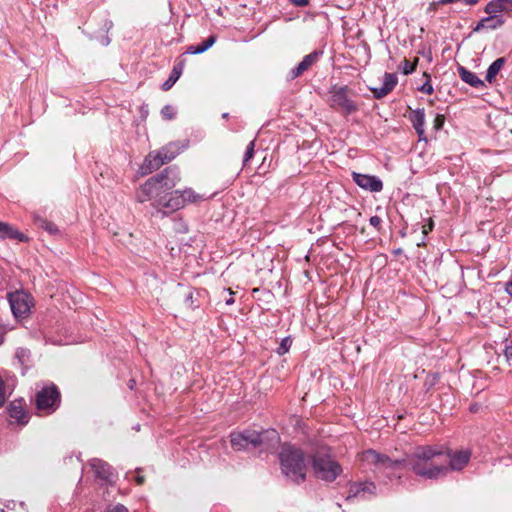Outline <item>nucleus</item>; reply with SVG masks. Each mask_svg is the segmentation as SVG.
<instances>
[{"label": "nucleus", "mask_w": 512, "mask_h": 512, "mask_svg": "<svg viewBox=\"0 0 512 512\" xmlns=\"http://www.w3.org/2000/svg\"><path fill=\"white\" fill-rule=\"evenodd\" d=\"M352 178L362 189L371 192H380L383 189L382 181L376 176L352 172Z\"/></svg>", "instance_id": "obj_13"}, {"label": "nucleus", "mask_w": 512, "mask_h": 512, "mask_svg": "<svg viewBox=\"0 0 512 512\" xmlns=\"http://www.w3.org/2000/svg\"><path fill=\"white\" fill-rule=\"evenodd\" d=\"M410 120L418 135L424 134L425 111L424 109H416L411 113Z\"/></svg>", "instance_id": "obj_22"}, {"label": "nucleus", "mask_w": 512, "mask_h": 512, "mask_svg": "<svg viewBox=\"0 0 512 512\" xmlns=\"http://www.w3.org/2000/svg\"><path fill=\"white\" fill-rule=\"evenodd\" d=\"M0 235L3 238L17 239L19 241H27L28 240V238L24 234L19 232L13 226L9 225L8 223L1 222V221H0Z\"/></svg>", "instance_id": "obj_21"}, {"label": "nucleus", "mask_w": 512, "mask_h": 512, "mask_svg": "<svg viewBox=\"0 0 512 512\" xmlns=\"http://www.w3.org/2000/svg\"><path fill=\"white\" fill-rule=\"evenodd\" d=\"M433 228H434V222H433V220L430 218V219H429V221H428V223H427V224H424V225L422 226V233H423L424 235H427L428 233H430V232L433 230Z\"/></svg>", "instance_id": "obj_39"}, {"label": "nucleus", "mask_w": 512, "mask_h": 512, "mask_svg": "<svg viewBox=\"0 0 512 512\" xmlns=\"http://www.w3.org/2000/svg\"><path fill=\"white\" fill-rule=\"evenodd\" d=\"M228 292L230 294V297L228 299H226L225 301H226L227 305H231L234 303V298L232 297L233 292L231 291V289H228Z\"/></svg>", "instance_id": "obj_44"}, {"label": "nucleus", "mask_w": 512, "mask_h": 512, "mask_svg": "<svg viewBox=\"0 0 512 512\" xmlns=\"http://www.w3.org/2000/svg\"><path fill=\"white\" fill-rule=\"evenodd\" d=\"M255 140L249 142L243 157V165H246L249 160L254 156Z\"/></svg>", "instance_id": "obj_29"}, {"label": "nucleus", "mask_w": 512, "mask_h": 512, "mask_svg": "<svg viewBox=\"0 0 512 512\" xmlns=\"http://www.w3.org/2000/svg\"><path fill=\"white\" fill-rule=\"evenodd\" d=\"M42 227L45 228L48 232L50 233H56L58 231L57 227L55 224L51 223V222H48L46 220H43L42 221Z\"/></svg>", "instance_id": "obj_37"}, {"label": "nucleus", "mask_w": 512, "mask_h": 512, "mask_svg": "<svg viewBox=\"0 0 512 512\" xmlns=\"http://www.w3.org/2000/svg\"><path fill=\"white\" fill-rule=\"evenodd\" d=\"M438 381V375L437 374H431L428 375L425 380V386H427V391L435 385V383Z\"/></svg>", "instance_id": "obj_34"}, {"label": "nucleus", "mask_w": 512, "mask_h": 512, "mask_svg": "<svg viewBox=\"0 0 512 512\" xmlns=\"http://www.w3.org/2000/svg\"><path fill=\"white\" fill-rule=\"evenodd\" d=\"M445 123V116L443 114H437L435 116L433 127L435 130H440L443 128Z\"/></svg>", "instance_id": "obj_32"}, {"label": "nucleus", "mask_w": 512, "mask_h": 512, "mask_svg": "<svg viewBox=\"0 0 512 512\" xmlns=\"http://www.w3.org/2000/svg\"><path fill=\"white\" fill-rule=\"evenodd\" d=\"M465 4L469 6H474L478 3L479 0H463Z\"/></svg>", "instance_id": "obj_45"}, {"label": "nucleus", "mask_w": 512, "mask_h": 512, "mask_svg": "<svg viewBox=\"0 0 512 512\" xmlns=\"http://www.w3.org/2000/svg\"><path fill=\"white\" fill-rule=\"evenodd\" d=\"M11 310L15 317H23L30 312L32 298L23 291H17L9 295Z\"/></svg>", "instance_id": "obj_12"}, {"label": "nucleus", "mask_w": 512, "mask_h": 512, "mask_svg": "<svg viewBox=\"0 0 512 512\" xmlns=\"http://www.w3.org/2000/svg\"><path fill=\"white\" fill-rule=\"evenodd\" d=\"M423 76H424V78H426V80H428V76H430V74H428L427 72H424Z\"/></svg>", "instance_id": "obj_47"}, {"label": "nucleus", "mask_w": 512, "mask_h": 512, "mask_svg": "<svg viewBox=\"0 0 512 512\" xmlns=\"http://www.w3.org/2000/svg\"><path fill=\"white\" fill-rule=\"evenodd\" d=\"M471 453L468 450L452 451L444 448V455L442 461L448 466V471H460L470 461Z\"/></svg>", "instance_id": "obj_11"}, {"label": "nucleus", "mask_w": 512, "mask_h": 512, "mask_svg": "<svg viewBox=\"0 0 512 512\" xmlns=\"http://www.w3.org/2000/svg\"><path fill=\"white\" fill-rule=\"evenodd\" d=\"M89 466L93 471L96 478L103 480L107 483H112L114 480V473L112 467L101 459L94 458L90 460Z\"/></svg>", "instance_id": "obj_14"}, {"label": "nucleus", "mask_w": 512, "mask_h": 512, "mask_svg": "<svg viewBox=\"0 0 512 512\" xmlns=\"http://www.w3.org/2000/svg\"><path fill=\"white\" fill-rule=\"evenodd\" d=\"M506 60L504 57L497 58L489 67L486 74V81L493 83L497 74L503 68Z\"/></svg>", "instance_id": "obj_25"}, {"label": "nucleus", "mask_w": 512, "mask_h": 512, "mask_svg": "<svg viewBox=\"0 0 512 512\" xmlns=\"http://www.w3.org/2000/svg\"><path fill=\"white\" fill-rule=\"evenodd\" d=\"M161 116L166 120H171L175 116V112L172 106L166 105L161 109Z\"/></svg>", "instance_id": "obj_30"}, {"label": "nucleus", "mask_w": 512, "mask_h": 512, "mask_svg": "<svg viewBox=\"0 0 512 512\" xmlns=\"http://www.w3.org/2000/svg\"><path fill=\"white\" fill-rule=\"evenodd\" d=\"M505 9L504 0H491L486 4L484 11L489 16H495L496 13L505 12Z\"/></svg>", "instance_id": "obj_26"}, {"label": "nucleus", "mask_w": 512, "mask_h": 512, "mask_svg": "<svg viewBox=\"0 0 512 512\" xmlns=\"http://www.w3.org/2000/svg\"><path fill=\"white\" fill-rule=\"evenodd\" d=\"M419 62V58L418 57H415L413 62H410L409 60L407 59H404L403 62H402V72L404 75H409L411 73H413L415 70H416V67H417V64Z\"/></svg>", "instance_id": "obj_27"}, {"label": "nucleus", "mask_w": 512, "mask_h": 512, "mask_svg": "<svg viewBox=\"0 0 512 512\" xmlns=\"http://www.w3.org/2000/svg\"><path fill=\"white\" fill-rule=\"evenodd\" d=\"M216 42V36L211 35L206 40H204L201 44L191 45L187 48L186 53L188 54H200L208 50L210 47L214 45Z\"/></svg>", "instance_id": "obj_24"}, {"label": "nucleus", "mask_w": 512, "mask_h": 512, "mask_svg": "<svg viewBox=\"0 0 512 512\" xmlns=\"http://www.w3.org/2000/svg\"><path fill=\"white\" fill-rule=\"evenodd\" d=\"M363 459L376 466L380 470H397L401 467H407L406 460H392L385 454L369 449L363 452Z\"/></svg>", "instance_id": "obj_10"}, {"label": "nucleus", "mask_w": 512, "mask_h": 512, "mask_svg": "<svg viewBox=\"0 0 512 512\" xmlns=\"http://www.w3.org/2000/svg\"><path fill=\"white\" fill-rule=\"evenodd\" d=\"M342 471L341 465L331 455L317 452L312 456V472L317 479L333 482Z\"/></svg>", "instance_id": "obj_6"}, {"label": "nucleus", "mask_w": 512, "mask_h": 512, "mask_svg": "<svg viewBox=\"0 0 512 512\" xmlns=\"http://www.w3.org/2000/svg\"><path fill=\"white\" fill-rule=\"evenodd\" d=\"M3 279V274H2V268L0 267V282L2 281Z\"/></svg>", "instance_id": "obj_48"}, {"label": "nucleus", "mask_w": 512, "mask_h": 512, "mask_svg": "<svg viewBox=\"0 0 512 512\" xmlns=\"http://www.w3.org/2000/svg\"><path fill=\"white\" fill-rule=\"evenodd\" d=\"M140 469H137L136 473V477H135V481L137 483V485H143L145 483V478L144 476L140 475Z\"/></svg>", "instance_id": "obj_42"}, {"label": "nucleus", "mask_w": 512, "mask_h": 512, "mask_svg": "<svg viewBox=\"0 0 512 512\" xmlns=\"http://www.w3.org/2000/svg\"><path fill=\"white\" fill-rule=\"evenodd\" d=\"M104 512H129V511L124 505L117 504L114 506H108Z\"/></svg>", "instance_id": "obj_36"}, {"label": "nucleus", "mask_w": 512, "mask_h": 512, "mask_svg": "<svg viewBox=\"0 0 512 512\" xmlns=\"http://www.w3.org/2000/svg\"><path fill=\"white\" fill-rule=\"evenodd\" d=\"M183 67H184V63L182 61L177 63L173 67L168 79L162 84V90L168 91L169 89L172 88V86L176 83V81L181 76Z\"/></svg>", "instance_id": "obj_23"}, {"label": "nucleus", "mask_w": 512, "mask_h": 512, "mask_svg": "<svg viewBox=\"0 0 512 512\" xmlns=\"http://www.w3.org/2000/svg\"><path fill=\"white\" fill-rule=\"evenodd\" d=\"M375 485L372 482H353L349 485L347 499L364 496L366 493H373Z\"/></svg>", "instance_id": "obj_18"}, {"label": "nucleus", "mask_w": 512, "mask_h": 512, "mask_svg": "<svg viewBox=\"0 0 512 512\" xmlns=\"http://www.w3.org/2000/svg\"><path fill=\"white\" fill-rule=\"evenodd\" d=\"M6 402V391H5V383L3 379L0 377V408Z\"/></svg>", "instance_id": "obj_35"}, {"label": "nucleus", "mask_w": 512, "mask_h": 512, "mask_svg": "<svg viewBox=\"0 0 512 512\" xmlns=\"http://www.w3.org/2000/svg\"><path fill=\"white\" fill-rule=\"evenodd\" d=\"M329 106L344 116L356 113L359 110L358 103L352 98L354 92L347 85L331 87Z\"/></svg>", "instance_id": "obj_5"}, {"label": "nucleus", "mask_w": 512, "mask_h": 512, "mask_svg": "<svg viewBox=\"0 0 512 512\" xmlns=\"http://www.w3.org/2000/svg\"><path fill=\"white\" fill-rule=\"evenodd\" d=\"M282 472L296 483L306 478L307 466L305 456L301 449L293 446H284L279 455Z\"/></svg>", "instance_id": "obj_3"}, {"label": "nucleus", "mask_w": 512, "mask_h": 512, "mask_svg": "<svg viewBox=\"0 0 512 512\" xmlns=\"http://www.w3.org/2000/svg\"><path fill=\"white\" fill-rule=\"evenodd\" d=\"M393 253H394L395 255H400V254H402V253H403V249H402V248H398V249L394 250V251H393Z\"/></svg>", "instance_id": "obj_46"}, {"label": "nucleus", "mask_w": 512, "mask_h": 512, "mask_svg": "<svg viewBox=\"0 0 512 512\" xmlns=\"http://www.w3.org/2000/svg\"><path fill=\"white\" fill-rule=\"evenodd\" d=\"M505 12L512 11V0H504Z\"/></svg>", "instance_id": "obj_43"}, {"label": "nucleus", "mask_w": 512, "mask_h": 512, "mask_svg": "<svg viewBox=\"0 0 512 512\" xmlns=\"http://www.w3.org/2000/svg\"><path fill=\"white\" fill-rule=\"evenodd\" d=\"M322 55L321 51H313L312 53L304 56L303 60L289 72V78L294 80L308 71L314 64H316Z\"/></svg>", "instance_id": "obj_15"}, {"label": "nucleus", "mask_w": 512, "mask_h": 512, "mask_svg": "<svg viewBox=\"0 0 512 512\" xmlns=\"http://www.w3.org/2000/svg\"><path fill=\"white\" fill-rule=\"evenodd\" d=\"M504 355L507 363L512 367V343H507L504 349Z\"/></svg>", "instance_id": "obj_33"}, {"label": "nucleus", "mask_w": 512, "mask_h": 512, "mask_svg": "<svg viewBox=\"0 0 512 512\" xmlns=\"http://www.w3.org/2000/svg\"><path fill=\"white\" fill-rule=\"evenodd\" d=\"M278 433L275 430H266L257 432L253 430H244L243 432H234L230 435L231 447L235 451H242L252 448L261 447L266 440L277 441Z\"/></svg>", "instance_id": "obj_4"}, {"label": "nucleus", "mask_w": 512, "mask_h": 512, "mask_svg": "<svg viewBox=\"0 0 512 512\" xmlns=\"http://www.w3.org/2000/svg\"><path fill=\"white\" fill-rule=\"evenodd\" d=\"M171 172L170 168H166L146 180L136 191V200L140 203L150 201L155 209L167 214L166 203L169 193L176 185L175 180L169 177Z\"/></svg>", "instance_id": "obj_2"}, {"label": "nucleus", "mask_w": 512, "mask_h": 512, "mask_svg": "<svg viewBox=\"0 0 512 512\" xmlns=\"http://www.w3.org/2000/svg\"><path fill=\"white\" fill-rule=\"evenodd\" d=\"M458 74L462 81L474 88H482L485 86L484 82L475 73L467 70L463 66L458 67Z\"/></svg>", "instance_id": "obj_20"}, {"label": "nucleus", "mask_w": 512, "mask_h": 512, "mask_svg": "<svg viewBox=\"0 0 512 512\" xmlns=\"http://www.w3.org/2000/svg\"><path fill=\"white\" fill-rule=\"evenodd\" d=\"M422 93L431 95L434 92L433 86L431 84V76H428V80L419 88Z\"/></svg>", "instance_id": "obj_31"}, {"label": "nucleus", "mask_w": 512, "mask_h": 512, "mask_svg": "<svg viewBox=\"0 0 512 512\" xmlns=\"http://www.w3.org/2000/svg\"><path fill=\"white\" fill-rule=\"evenodd\" d=\"M61 402V394L56 385L43 387L35 395V405L39 415H48L56 411Z\"/></svg>", "instance_id": "obj_7"}, {"label": "nucleus", "mask_w": 512, "mask_h": 512, "mask_svg": "<svg viewBox=\"0 0 512 512\" xmlns=\"http://www.w3.org/2000/svg\"><path fill=\"white\" fill-rule=\"evenodd\" d=\"M504 19L497 16H488L482 18L477 25L473 28L474 32H480L483 29L496 30L504 24Z\"/></svg>", "instance_id": "obj_19"}, {"label": "nucleus", "mask_w": 512, "mask_h": 512, "mask_svg": "<svg viewBox=\"0 0 512 512\" xmlns=\"http://www.w3.org/2000/svg\"><path fill=\"white\" fill-rule=\"evenodd\" d=\"M370 224L375 227L377 230H380L381 229V223H382V219L375 215V216H372L369 220Z\"/></svg>", "instance_id": "obj_38"}, {"label": "nucleus", "mask_w": 512, "mask_h": 512, "mask_svg": "<svg viewBox=\"0 0 512 512\" xmlns=\"http://www.w3.org/2000/svg\"><path fill=\"white\" fill-rule=\"evenodd\" d=\"M208 198L205 194L197 193L192 188L172 191L169 193L166 203L167 212H175L187 204H196Z\"/></svg>", "instance_id": "obj_9"}, {"label": "nucleus", "mask_w": 512, "mask_h": 512, "mask_svg": "<svg viewBox=\"0 0 512 512\" xmlns=\"http://www.w3.org/2000/svg\"><path fill=\"white\" fill-rule=\"evenodd\" d=\"M442 5L441 3H439V1L437 2H431L427 8V12H435L437 11L438 7Z\"/></svg>", "instance_id": "obj_41"}, {"label": "nucleus", "mask_w": 512, "mask_h": 512, "mask_svg": "<svg viewBox=\"0 0 512 512\" xmlns=\"http://www.w3.org/2000/svg\"><path fill=\"white\" fill-rule=\"evenodd\" d=\"M291 345L292 339L290 337L283 338L279 347L276 350L277 354L280 356L286 354L289 351Z\"/></svg>", "instance_id": "obj_28"}, {"label": "nucleus", "mask_w": 512, "mask_h": 512, "mask_svg": "<svg viewBox=\"0 0 512 512\" xmlns=\"http://www.w3.org/2000/svg\"><path fill=\"white\" fill-rule=\"evenodd\" d=\"M398 83V78L394 73H385L384 74V82L380 88H371V92L373 93L374 98L381 99L387 96L390 92L393 91L395 86Z\"/></svg>", "instance_id": "obj_17"}, {"label": "nucleus", "mask_w": 512, "mask_h": 512, "mask_svg": "<svg viewBox=\"0 0 512 512\" xmlns=\"http://www.w3.org/2000/svg\"><path fill=\"white\" fill-rule=\"evenodd\" d=\"M444 447L423 445L415 448L408 456L407 467L417 476L438 479L448 473V466L442 461Z\"/></svg>", "instance_id": "obj_1"}, {"label": "nucleus", "mask_w": 512, "mask_h": 512, "mask_svg": "<svg viewBox=\"0 0 512 512\" xmlns=\"http://www.w3.org/2000/svg\"><path fill=\"white\" fill-rule=\"evenodd\" d=\"M8 413L11 419H14L20 425H26L30 419L25 410V403L22 399L14 400L8 405Z\"/></svg>", "instance_id": "obj_16"}, {"label": "nucleus", "mask_w": 512, "mask_h": 512, "mask_svg": "<svg viewBox=\"0 0 512 512\" xmlns=\"http://www.w3.org/2000/svg\"><path fill=\"white\" fill-rule=\"evenodd\" d=\"M179 153L175 144H168L157 151L150 152L142 165L144 174L158 170L162 165L171 162Z\"/></svg>", "instance_id": "obj_8"}, {"label": "nucleus", "mask_w": 512, "mask_h": 512, "mask_svg": "<svg viewBox=\"0 0 512 512\" xmlns=\"http://www.w3.org/2000/svg\"><path fill=\"white\" fill-rule=\"evenodd\" d=\"M288 1L296 7H305L309 4V0H288Z\"/></svg>", "instance_id": "obj_40"}]
</instances>
